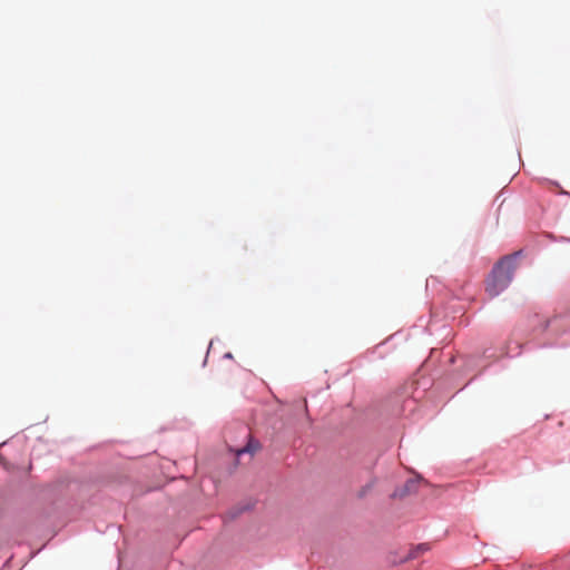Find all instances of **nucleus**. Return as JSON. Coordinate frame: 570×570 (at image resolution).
<instances>
[{"label": "nucleus", "instance_id": "obj_2", "mask_svg": "<svg viewBox=\"0 0 570 570\" xmlns=\"http://www.w3.org/2000/svg\"><path fill=\"white\" fill-rule=\"evenodd\" d=\"M258 448H259L258 442H256V441H254V440L249 439V440H248V442H247V444H246V446L240 448V449H237V450L235 451V453H236V455H237V456H239V455H242V454H244V453H250V454H253V453H255V452L258 450Z\"/></svg>", "mask_w": 570, "mask_h": 570}, {"label": "nucleus", "instance_id": "obj_3", "mask_svg": "<svg viewBox=\"0 0 570 570\" xmlns=\"http://www.w3.org/2000/svg\"><path fill=\"white\" fill-rule=\"evenodd\" d=\"M419 482H420L419 479L407 480L406 483L404 484V488H403L402 492L400 493V495L402 497V495L415 492L417 490Z\"/></svg>", "mask_w": 570, "mask_h": 570}, {"label": "nucleus", "instance_id": "obj_4", "mask_svg": "<svg viewBox=\"0 0 570 570\" xmlns=\"http://www.w3.org/2000/svg\"><path fill=\"white\" fill-rule=\"evenodd\" d=\"M375 484V480H372L371 482H368L366 485H364L360 493H358V497L360 498H363L368 491H371V489L374 487Z\"/></svg>", "mask_w": 570, "mask_h": 570}, {"label": "nucleus", "instance_id": "obj_1", "mask_svg": "<svg viewBox=\"0 0 570 570\" xmlns=\"http://www.w3.org/2000/svg\"><path fill=\"white\" fill-rule=\"evenodd\" d=\"M514 269L513 256H505L494 265L485 284V291L490 297L498 296L510 285Z\"/></svg>", "mask_w": 570, "mask_h": 570}]
</instances>
